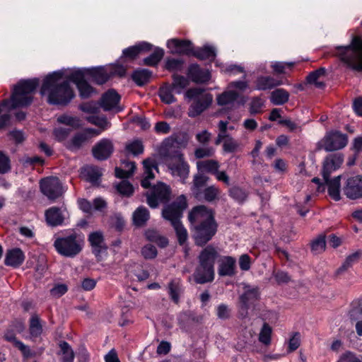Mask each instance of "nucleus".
I'll return each instance as SVG.
<instances>
[{
    "label": "nucleus",
    "instance_id": "7c9ffc66",
    "mask_svg": "<svg viewBox=\"0 0 362 362\" xmlns=\"http://www.w3.org/2000/svg\"><path fill=\"white\" fill-rule=\"evenodd\" d=\"M81 175L86 180L95 184L102 176V172L98 167L86 166L81 169Z\"/></svg>",
    "mask_w": 362,
    "mask_h": 362
},
{
    "label": "nucleus",
    "instance_id": "5fc2aeb1",
    "mask_svg": "<svg viewBox=\"0 0 362 362\" xmlns=\"http://www.w3.org/2000/svg\"><path fill=\"white\" fill-rule=\"evenodd\" d=\"M230 197H231L235 201L242 203L247 197L246 192L239 187H233L228 190Z\"/></svg>",
    "mask_w": 362,
    "mask_h": 362
},
{
    "label": "nucleus",
    "instance_id": "4468645a",
    "mask_svg": "<svg viewBox=\"0 0 362 362\" xmlns=\"http://www.w3.org/2000/svg\"><path fill=\"white\" fill-rule=\"evenodd\" d=\"M88 241L90 243L93 253L95 255L97 261H102L104 256H106L107 250V247L104 242L103 233L100 231L91 233L88 235Z\"/></svg>",
    "mask_w": 362,
    "mask_h": 362
},
{
    "label": "nucleus",
    "instance_id": "9d476101",
    "mask_svg": "<svg viewBox=\"0 0 362 362\" xmlns=\"http://www.w3.org/2000/svg\"><path fill=\"white\" fill-rule=\"evenodd\" d=\"M171 196L170 187L163 182L154 185L150 192L146 193V202L151 208H157L159 203L168 202Z\"/></svg>",
    "mask_w": 362,
    "mask_h": 362
},
{
    "label": "nucleus",
    "instance_id": "423d86ee",
    "mask_svg": "<svg viewBox=\"0 0 362 362\" xmlns=\"http://www.w3.org/2000/svg\"><path fill=\"white\" fill-rule=\"evenodd\" d=\"M338 50L341 61L354 70L362 71V40L360 37H354L349 45L338 47Z\"/></svg>",
    "mask_w": 362,
    "mask_h": 362
},
{
    "label": "nucleus",
    "instance_id": "8fccbe9b",
    "mask_svg": "<svg viewBox=\"0 0 362 362\" xmlns=\"http://www.w3.org/2000/svg\"><path fill=\"white\" fill-rule=\"evenodd\" d=\"M272 329L269 324L264 322L259 334V341L266 346L271 344Z\"/></svg>",
    "mask_w": 362,
    "mask_h": 362
},
{
    "label": "nucleus",
    "instance_id": "e2e57ef3",
    "mask_svg": "<svg viewBox=\"0 0 362 362\" xmlns=\"http://www.w3.org/2000/svg\"><path fill=\"white\" fill-rule=\"evenodd\" d=\"M300 345V334L299 332H294L288 341V352L291 353L296 351Z\"/></svg>",
    "mask_w": 362,
    "mask_h": 362
},
{
    "label": "nucleus",
    "instance_id": "c85d7f7f",
    "mask_svg": "<svg viewBox=\"0 0 362 362\" xmlns=\"http://www.w3.org/2000/svg\"><path fill=\"white\" fill-rule=\"evenodd\" d=\"M25 256L22 250L15 248L7 252L5 258V264L8 266L17 267L24 261Z\"/></svg>",
    "mask_w": 362,
    "mask_h": 362
},
{
    "label": "nucleus",
    "instance_id": "338daca9",
    "mask_svg": "<svg viewBox=\"0 0 362 362\" xmlns=\"http://www.w3.org/2000/svg\"><path fill=\"white\" fill-rule=\"evenodd\" d=\"M67 290L68 288L66 284H57L50 290V294L54 298H59L66 293Z\"/></svg>",
    "mask_w": 362,
    "mask_h": 362
},
{
    "label": "nucleus",
    "instance_id": "4c0bfd02",
    "mask_svg": "<svg viewBox=\"0 0 362 362\" xmlns=\"http://www.w3.org/2000/svg\"><path fill=\"white\" fill-rule=\"evenodd\" d=\"M122 165L124 169L115 168V176L118 178H127L132 176L136 169L135 163L124 160L122 162Z\"/></svg>",
    "mask_w": 362,
    "mask_h": 362
},
{
    "label": "nucleus",
    "instance_id": "37998d69",
    "mask_svg": "<svg viewBox=\"0 0 362 362\" xmlns=\"http://www.w3.org/2000/svg\"><path fill=\"white\" fill-rule=\"evenodd\" d=\"M60 351L59 355L62 356V362H74V352L71 346L66 341H61L59 343Z\"/></svg>",
    "mask_w": 362,
    "mask_h": 362
},
{
    "label": "nucleus",
    "instance_id": "774afa93",
    "mask_svg": "<svg viewBox=\"0 0 362 362\" xmlns=\"http://www.w3.org/2000/svg\"><path fill=\"white\" fill-rule=\"evenodd\" d=\"M337 362H362V360L358 358L354 353L347 351L341 355Z\"/></svg>",
    "mask_w": 362,
    "mask_h": 362
},
{
    "label": "nucleus",
    "instance_id": "09e8293b",
    "mask_svg": "<svg viewBox=\"0 0 362 362\" xmlns=\"http://www.w3.org/2000/svg\"><path fill=\"white\" fill-rule=\"evenodd\" d=\"M356 310H358V308L352 305V307L349 312V316L351 322H356L355 329L356 334L358 336L362 337V313L355 315L354 313L357 311Z\"/></svg>",
    "mask_w": 362,
    "mask_h": 362
},
{
    "label": "nucleus",
    "instance_id": "2f4dec72",
    "mask_svg": "<svg viewBox=\"0 0 362 362\" xmlns=\"http://www.w3.org/2000/svg\"><path fill=\"white\" fill-rule=\"evenodd\" d=\"M132 218L136 226H144L150 218L149 211L146 207L141 206L134 211Z\"/></svg>",
    "mask_w": 362,
    "mask_h": 362
},
{
    "label": "nucleus",
    "instance_id": "6e6552de",
    "mask_svg": "<svg viewBox=\"0 0 362 362\" xmlns=\"http://www.w3.org/2000/svg\"><path fill=\"white\" fill-rule=\"evenodd\" d=\"M348 143V136L339 131H330L317 142V150L324 149L327 152L340 150L344 148Z\"/></svg>",
    "mask_w": 362,
    "mask_h": 362
},
{
    "label": "nucleus",
    "instance_id": "2eb2a0df",
    "mask_svg": "<svg viewBox=\"0 0 362 362\" xmlns=\"http://www.w3.org/2000/svg\"><path fill=\"white\" fill-rule=\"evenodd\" d=\"M69 78L76 85L81 98H88L95 93L94 88L85 80L83 71H76L69 76Z\"/></svg>",
    "mask_w": 362,
    "mask_h": 362
},
{
    "label": "nucleus",
    "instance_id": "3c124183",
    "mask_svg": "<svg viewBox=\"0 0 362 362\" xmlns=\"http://www.w3.org/2000/svg\"><path fill=\"white\" fill-rule=\"evenodd\" d=\"M173 81L170 85L175 90V93H180L182 90L188 85V80L182 76L174 74L173 76Z\"/></svg>",
    "mask_w": 362,
    "mask_h": 362
},
{
    "label": "nucleus",
    "instance_id": "49530a36",
    "mask_svg": "<svg viewBox=\"0 0 362 362\" xmlns=\"http://www.w3.org/2000/svg\"><path fill=\"white\" fill-rule=\"evenodd\" d=\"M311 250L314 254H320L326 248V235L325 234L319 235L310 243Z\"/></svg>",
    "mask_w": 362,
    "mask_h": 362
},
{
    "label": "nucleus",
    "instance_id": "bf43d9fd",
    "mask_svg": "<svg viewBox=\"0 0 362 362\" xmlns=\"http://www.w3.org/2000/svg\"><path fill=\"white\" fill-rule=\"evenodd\" d=\"M59 123L64 124L71 127H78L80 126V119L76 117H71L66 115H63L57 118Z\"/></svg>",
    "mask_w": 362,
    "mask_h": 362
},
{
    "label": "nucleus",
    "instance_id": "0e129e2a",
    "mask_svg": "<svg viewBox=\"0 0 362 362\" xmlns=\"http://www.w3.org/2000/svg\"><path fill=\"white\" fill-rule=\"evenodd\" d=\"M141 255L145 259H153L157 255V250L155 246L148 244L142 247Z\"/></svg>",
    "mask_w": 362,
    "mask_h": 362
},
{
    "label": "nucleus",
    "instance_id": "58836bf2",
    "mask_svg": "<svg viewBox=\"0 0 362 362\" xmlns=\"http://www.w3.org/2000/svg\"><path fill=\"white\" fill-rule=\"evenodd\" d=\"M289 93L283 88H278L272 91L270 96L271 102L275 105H281L288 102Z\"/></svg>",
    "mask_w": 362,
    "mask_h": 362
},
{
    "label": "nucleus",
    "instance_id": "a878e982",
    "mask_svg": "<svg viewBox=\"0 0 362 362\" xmlns=\"http://www.w3.org/2000/svg\"><path fill=\"white\" fill-rule=\"evenodd\" d=\"M341 176H337L333 179L328 178L325 180L328 187V194L335 201H339L341 197L340 191L341 190L342 184L340 182Z\"/></svg>",
    "mask_w": 362,
    "mask_h": 362
},
{
    "label": "nucleus",
    "instance_id": "0eeeda50",
    "mask_svg": "<svg viewBox=\"0 0 362 362\" xmlns=\"http://www.w3.org/2000/svg\"><path fill=\"white\" fill-rule=\"evenodd\" d=\"M54 247L61 255L73 257L81 251L82 240L76 233H73L66 237L57 238L54 240Z\"/></svg>",
    "mask_w": 362,
    "mask_h": 362
},
{
    "label": "nucleus",
    "instance_id": "39448f33",
    "mask_svg": "<svg viewBox=\"0 0 362 362\" xmlns=\"http://www.w3.org/2000/svg\"><path fill=\"white\" fill-rule=\"evenodd\" d=\"M185 97L192 100L188 110V116L195 117L206 110L213 101V96L199 87L189 88L185 93Z\"/></svg>",
    "mask_w": 362,
    "mask_h": 362
},
{
    "label": "nucleus",
    "instance_id": "603ef678",
    "mask_svg": "<svg viewBox=\"0 0 362 362\" xmlns=\"http://www.w3.org/2000/svg\"><path fill=\"white\" fill-rule=\"evenodd\" d=\"M175 231L177 241L180 245H183L188 239V233L181 221L172 226Z\"/></svg>",
    "mask_w": 362,
    "mask_h": 362
},
{
    "label": "nucleus",
    "instance_id": "c03bdc74",
    "mask_svg": "<svg viewBox=\"0 0 362 362\" xmlns=\"http://www.w3.org/2000/svg\"><path fill=\"white\" fill-rule=\"evenodd\" d=\"M151 74V71L146 69L136 70L132 74V79L137 85L143 86L149 81Z\"/></svg>",
    "mask_w": 362,
    "mask_h": 362
},
{
    "label": "nucleus",
    "instance_id": "c756f323",
    "mask_svg": "<svg viewBox=\"0 0 362 362\" xmlns=\"http://www.w3.org/2000/svg\"><path fill=\"white\" fill-rule=\"evenodd\" d=\"M152 45L148 42L139 43L124 49L122 57L129 58V59H134L142 52L149 51Z\"/></svg>",
    "mask_w": 362,
    "mask_h": 362
},
{
    "label": "nucleus",
    "instance_id": "f704fd0d",
    "mask_svg": "<svg viewBox=\"0 0 362 362\" xmlns=\"http://www.w3.org/2000/svg\"><path fill=\"white\" fill-rule=\"evenodd\" d=\"M235 259L232 257H226L220 264L218 274L220 276H233L235 274Z\"/></svg>",
    "mask_w": 362,
    "mask_h": 362
},
{
    "label": "nucleus",
    "instance_id": "4be33fe9",
    "mask_svg": "<svg viewBox=\"0 0 362 362\" xmlns=\"http://www.w3.org/2000/svg\"><path fill=\"white\" fill-rule=\"evenodd\" d=\"M188 77L194 83H204L210 80L211 75L208 70L201 69L198 64H192L188 68Z\"/></svg>",
    "mask_w": 362,
    "mask_h": 362
},
{
    "label": "nucleus",
    "instance_id": "bb28decb",
    "mask_svg": "<svg viewBox=\"0 0 362 362\" xmlns=\"http://www.w3.org/2000/svg\"><path fill=\"white\" fill-rule=\"evenodd\" d=\"M143 165L144 168V177L141 180V185L144 188H148L151 185L150 180H153L154 178L153 169L157 168V166L155 160L151 158L144 160L143 161Z\"/></svg>",
    "mask_w": 362,
    "mask_h": 362
},
{
    "label": "nucleus",
    "instance_id": "13d9d810",
    "mask_svg": "<svg viewBox=\"0 0 362 362\" xmlns=\"http://www.w3.org/2000/svg\"><path fill=\"white\" fill-rule=\"evenodd\" d=\"M86 119L91 124L99 127L102 130L107 129L110 127V122L105 117L89 116Z\"/></svg>",
    "mask_w": 362,
    "mask_h": 362
},
{
    "label": "nucleus",
    "instance_id": "412c9836",
    "mask_svg": "<svg viewBox=\"0 0 362 362\" xmlns=\"http://www.w3.org/2000/svg\"><path fill=\"white\" fill-rule=\"evenodd\" d=\"M192 276L196 284H204L211 283L214 279L215 271L214 269L198 264Z\"/></svg>",
    "mask_w": 362,
    "mask_h": 362
},
{
    "label": "nucleus",
    "instance_id": "4d7b16f0",
    "mask_svg": "<svg viewBox=\"0 0 362 362\" xmlns=\"http://www.w3.org/2000/svg\"><path fill=\"white\" fill-rule=\"evenodd\" d=\"M239 144L230 136H226L223 141V149L226 153H233L238 151Z\"/></svg>",
    "mask_w": 362,
    "mask_h": 362
},
{
    "label": "nucleus",
    "instance_id": "473e14b6",
    "mask_svg": "<svg viewBox=\"0 0 362 362\" xmlns=\"http://www.w3.org/2000/svg\"><path fill=\"white\" fill-rule=\"evenodd\" d=\"M219 168V163L216 160L211 159L197 162V168L198 171L202 173H208L211 175H214Z\"/></svg>",
    "mask_w": 362,
    "mask_h": 362
},
{
    "label": "nucleus",
    "instance_id": "6ab92c4d",
    "mask_svg": "<svg viewBox=\"0 0 362 362\" xmlns=\"http://www.w3.org/2000/svg\"><path fill=\"white\" fill-rule=\"evenodd\" d=\"M114 150L113 144L108 139H103L98 142L92 148L93 157L99 160L107 159Z\"/></svg>",
    "mask_w": 362,
    "mask_h": 362
},
{
    "label": "nucleus",
    "instance_id": "680f3d73",
    "mask_svg": "<svg viewBox=\"0 0 362 362\" xmlns=\"http://www.w3.org/2000/svg\"><path fill=\"white\" fill-rule=\"evenodd\" d=\"M107 71H108L110 78L112 77V76H115L122 77V76H124L126 74V69L122 65H118V64L110 65V66H107Z\"/></svg>",
    "mask_w": 362,
    "mask_h": 362
},
{
    "label": "nucleus",
    "instance_id": "ea45409f",
    "mask_svg": "<svg viewBox=\"0 0 362 362\" xmlns=\"http://www.w3.org/2000/svg\"><path fill=\"white\" fill-rule=\"evenodd\" d=\"M173 93H175V90L168 83H165L159 89V96L160 100L166 104H171L176 101V98L173 95Z\"/></svg>",
    "mask_w": 362,
    "mask_h": 362
},
{
    "label": "nucleus",
    "instance_id": "e433bc0d",
    "mask_svg": "<svg viewBox=\"0 0 362 362\" xmlns=\"http://www.w3.org/2000/svg\"><path fill=\"white\" fill-rule=\"evenodd\" d=\"M168 293L172 300L177 304L180 301V295L182 291V284L180 279H173L168 286Z\"/></svg>",
    "mask_w": 362,
    "mask_h": 362
},
{
    "label": "nucleus",
    "instance_id": "1a4fd4ad",
    "mask_svg": "<svg viewBox=\"0 0 362 362\" xmlns=\"http://www.w3.org/2000/svg\"><path fill=\"white\" fill-rule=\"evenodd\" d=\"M187 206L184 195L178 197L173 203L166 205L162 210V216L170 222L171 225L180 222L182 214Z\"/></svg>",
    "mask_w": 362,
    "mask_h": 362
},
{
    "label": "nucleus",
    "instance_id": "dca6fc26",
    "mask_svg": "<svg viewBox=\"0 0 362 362\" xmlns=\"http://www.w3.org/2000/svg\"><path fill=\"white\" fill-rule=\"evenodd\" d=\"M343 161L344 156L341 153H334L327 156L322 163V175L324 180H327L332 173L340 168Z\"/></svg>",
    "mask_w": 362,
    "mask_h": 362
},
{
    "label": "nucleus",
    "instance_id": "ddd939ff",
    "mask_svg": "<svg viewBox=\"0 0 362 362\" xmlns=\"http://www.w3.org/2000/svg\"><path fill=\"white\" fill-rule=\"evenodd\" d=\"M243 293L240 296V302L241 310L246 315L250 304L257 301L259 298V288L257 286H251L247 284H243Z\"/></svg>",
    "mask_w": 362,
    "mask_h": 362
},
{
    "label": "nucleus",
    "instance_id": "864d4df0",
    "mask_svg": "<svg viewBox=\"0 0 362 362\" xmlns=\"http://www.w3.org/2000/svg\"><path fill=\"white\" fill-rule=\"evenodd\" d=\"M163 54V50L162 49L157 48L150 56L144 59V64L152 66H156L161 60Z\"/></svg>",
    "mask_w": 362,
    "mask_h": 362
},
{
    "label": "nucleus",
    "instance_id": "f3484780",
    "mask_svg": "<svg viewBox=\"0 0 362 362\" xmlns=\"http://www.w3.org/2000/svg\"><path fill=\"white\" fill-rule=\"evenodd\" d=\"M100 133L94 129L88 128L81 132L74 135L67 145V148L71 151H76L81 148L84 144L88 143L94 135H98Z\"/></svg>",
    "mask_w": 362,
    "mask_h": 362
},
{
    "label": "nucleus",
    "instance_id": "6e6d98bb",
    "mask_svg": "<svg viewBox=\"0 0 362 362\" xmlns=\"http://www.w3.org/2000/svg\"><path fill=\"white\" fill-rule=\"evenodd\" d=\"M118 192L126 197H130L134 192V187L127 180H122L116 186Z\"/></svg>",
    "mask_w": 362,
    "mask_h": 362
},
{
    "label": "nucleus",
    "instance_id": "f257e3e1",
    "mask_svg": "<svg viewBox=\"0 0 362 362\" xmlns=\"http://www.w3.org/2000/svg\"><path fill=\"white\" fill-rule=\"evenodd\" d=\"M188 219L192 225L193 238L198 246L205 245L218 230L214 211L204 205L192 208L189 213Z\"/></svg>",
    "mask_w": 362,
    "mask_h": 362
},
{
    "label": "nucleus",
    "instance_id": "69168bd1",
    "mask_svg": "<svg viewBox=\"0 0 362 362\" xmlns=\"http://www.w3.org/2000/svg\"><path fill=\"white\" fill-rule=\"evenodd\" d=\"M183 61L181 59H168L166 61L165 68L168 71H179L182 69Z\"/></svg>",
    "mask_w": 362,
    "mask_h": 362
},
{
    "label": "nucleus",
    "instance_id": "b1692460",
    "mask_svg": "<svg viewBox=\"0 0 362 362\" xmlns=\"http://www.w3.org/2000/svg\"><path fill=\"white\" fill-rule=\"evenodd\" d=\"M282 82L270 76H259L255 81V89L266 90L281 85Z\"/></svg>",
    "mask_w": 362,
    "mask_h": 362
},
{
    "label": "nucleus",
    "instance_id": "20e7f679",
    "mask_svg": "<svg viewBox=\"0 0 362 362\" xmlns=\"http://www.w3.org/2000/svg\"><path fill=\"white\" fill-rule=\"evenodd\" d=\"M39 83L40 80L36 78L20 81L14 86L10 100H4L1 106L8 107V110L29 106L33 103V94Z\"/></svg>",
    "mask_w": 362,
    "mask_h": 362
},
{
    "label": "nucleus",
    "instance_id": "c9c22d12",
    "mask_svg": "<svg viewBox=\"0 0 362 362\" xmlns=\"http://www.w3.org/2000/svg\"><path fill=\"white\" fill-rule=\"evenodd\" d=\"M146 238L151 241L156 243L158 245L162 247H165L168 244L167 238L163 236L160 233L155 229H148L145 232Z\"/></svg>",
    "mask_w": 362,
    "mask_h": 362
},
{
    "label": "nucleus",
    "instance_id": "a211bd4d",
    "mask_svg": "<svg viewBox=\"0 0 362 362\" xmlns=\"http://www.w3.org/2000/svg\"><path fill=\"white\" fill-rule=\"evenodd\" d=\"M120 95L115 90H109L105 93L100 100V105L105 111L115 110L119 112L122 108L119 106Z\"/></svg>",
    "mask_w": 362,
    "mask_h": 362
},
{
    "label": "nucleus",
    "instance_id": "7ed1b4c3",
    "mask_svg": "<svg viewBox=\"0 0 362 362\" xmlns=\"http://www.w3.org/2000/svg\"><path fill=\"white\" fill-rule=\"evenodd\" d=\"M62 74L54 72L43 81L40 93L47 96L49 104L66 105L75 96L69 81H62Z\"/></svg>",
    "mask_w": 362,
    "mask_h": 362
},
{
    "label": "nucleus",
    "instance_id": "de8ad7c7",
    "mask_svg": "<svg viewBox=\"0 0 362 362\" xmlns=\"http://www.w3.org/2000/svg\"><path fill=\"white\" fill-rule=\"evenodd\" d=\"M29 331L32 337H37L42 332V326L37 315H33L30 320Z\"/></svg>",
    "mask_w": 362,
    "mask_h": 362
},
{
    "label": "nucleus",
    "instance_id": "cd10ccee",
    "mask_svg": "<svg viewBox=\"0 0 362 362\" xmlns=\"http://www.w3.org/2000/svg\"><path fill=\"white\" fill-rule=\"evenodd\" d=\"M45 218L47 223L51 226H57L63 223L64 217L58 207H51L46 210Z\"/></svg>",
    "mask_w": 362,
    "mask_h": 362
},
{
    "label": "nucleus",
    "instance_id": "a18cd8bd",
    "mask_svg": "<svg viewBox=\"0 0 362 362\" xmlns=\"http://www.w3.org/2000/svg\"><path fill=\"white\" fill-rule=\"evenodd\" d=\"M194 56L199 59H214L216 57L215 49L211 46H204L197 49L193 53Z\"/></svg>",
    "mask_w": 362,
    "mask_h": 362
},
{
    "label": "nucleus",
    "instance_id": "9b49d317",
    "mask_svg": "<svg viewBox=\"0 0 362 362\" xmlns=\"http://www.w3.org/2000/svg\"><path fill=\"white\" fill-rule=\"evenodd\" d=\"M341 192L349 199H362V175H357L344 178Z\"/></svg>",
    "mask_w": 362,
    "mask_h": 362
},
{
    "label": "nucleus",
    "instance_id": "052dcab7",
    "mask_svg": "<svg viewBox=\"0 0 362 362\" xmlns=\"http://www.w3.org/2000/svg\"><path fill=\"white\" fill-rule=\"evenodd\" d=\"M126 150L134 156H137L143 153L144 146L140 141L136 140L127 144Z\"/></svg>",
    "mask_w": 362,
    "mask_h": 362
},
{
    "label": "nucleus",
    "instance_id": "f03ea898",
    "mask_svg": "<svg viewBox=\"0 0 362 362\" xmlns=\"http://www.w3.org/2000/svg\"><path fill=\"white\" fill-rule=\"evenodd\" d=\"M187 138L183 136L182 141H180L178 136H171L166 139L163 142V156L165 164L173 176L180 177L181 182L185 184L189 175V165L185 160L183 153L175 149L176 144L185 146L187 144Z\"/></svg>",
    "mask_w": 362,
    "mask_h": 362
},
{
    "label": "nucleus",
    "instance_id": "393cba45",
    "mask_svg": "<svg viewBox=\"0 0 362 362\" xmlns=\"http://www.w3.org/2000/svg\"><path fill=\"white\" fill-rule=\"evenodd\" d=\"M170 48H174V52L189 54L192 50V42L189 40L171 39L168 42Z\"/></svg>",
    "mask_w": 362,
    "mask_h": 362
},
{
    "label": "nucleus",
    "instance_id": "79ce46f5",
    "mask_svg": "<svg viewBox=\"0 0 362 362\" xmlns=\"http://www.w3.org/2000/svg\"><path fill=\"white\" fill-rule=\"evenodd\" d=\"M221 191L216 185H210L202 190V198L208 202H213L220 199Z\"/></svg>",
    "mask_w": 362,
    "mask_h": 362
},
{
    "label": "nucleus",
    "instance_id": "f8f14e48",
    "mask_svg": "<svg viewBox=\"0 0 362 362\" xmlns=\"http://www.w3.org/2000/svg\"><path fill=\"white\" fill-rule=\"evenodd\" d=\"M40 184L42 193L49 200L54 201L62 197L64 193L62 185L56 177L42 179Z\"/></svg>",
    "mask_w": 362,
    "mask_h": 362
},
{
    "label": "nucleus",
    "instance_id": "aec40b11",
    "mask_svg": "<svg viewBox=\"0 0 362 362\" xmlns=\"http://www.w3.org/2000/svg\"><path fill=\"white\" fill-rule=\"evenodd\" d=\"M218 256L217 249L213 245H208L200 252L197 257L198 264L214 269V265Z\"/></svg>",
    "mask_w": 362,
    "mask_h": 362
},
{
    "label": "nucleus",
    "instance_id": "5701e85b",
    "mask_svg": "<svg viewBox=\"0 0 362 362\" xmlns=\"http://www.w3.org/2000/svg\"><path fill=\"white\" fill-rule=\"evenodd\" d=\"M209 180V177L199 171L194 175L191 190L196 199L199 200L202 198V188Z\"/></svg>",
    "mask_w": 362,
    "mask_h": 362
},
{
    "label": "nucleus",
    "instance_id": "72a5a7b5",
    "mask_svg": "<svg viewBox=\"0 0 362 362\" xmlns=\"http://www.w3.org/2000/svg\"><path fill=\"white\" fill-rule=\"evenodd\" d=\"M88 74L98 84H103L110 78L107 66L92 69Z\"/></svg>",
    "mask_w": 362,
    "mask_h": 362
},
{
    "label": "nucleus",
    "instance_id": "a19ab883",
    "mask_svg": "<svg viewBox=\"0 0 362 362\" xmlns=\"http://www.w3.org/2000/svg\"><path fill=\"white\" fill-rule=\"evenodd\" d=\"M238 97V93L234 90H227L217 97V103L221 106L232 105Z\"/></svg>",
    "mask_w": 362,
    "mask_h": 362
}]
</instances>
